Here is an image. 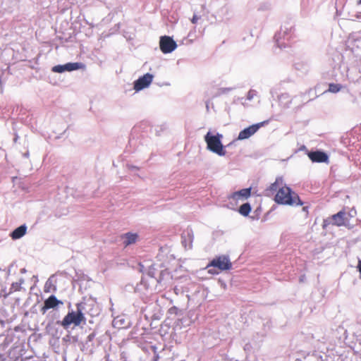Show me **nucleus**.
<instances>
[{
  "mask_svg": "<svg viewBox=\"0 0 361 361\" xmlns=\"http://www.w3.org/2000/svg\"><path fill=\"white\" fill-rule=\"evenodd\" d=\"M76 310H69L61 322V325L65 329H68L71 324L75 326H80L82 323L85 324L86 318L85 313L86 311L85 303H77Z\"/></svg>",
  "mask_w": 361,
  "mask_h": 361,
  "instance_id": "nucleus-1",
  "label": "nucleus"
},
{
  "mask_svg": "<svg viewBox=\"0 0 361 361\" xmlns=\"http://www.w3.org/2000/svg\"><path fill=\"white\" fill-rule=\"evenodd\" d=\"M276 202L281 204L288 205H302V203L300 201L298 195L292 192L290 188L287 186H281L274 198Z\"/></svg>",
  "mask_w": 361,
  "mask_h": 361,
  "instance_id": "nucleus-2",
  "label": "nucleus"
},
{
  "mask_svg": "<svg viewBox=\"0 0 361 361\" xmlns=\"http://www.w3.org/2000/svg\"><path fill=\"white\" fill-rule=\"evenodd\" d=\"M204 141L207 143V149L213 153L216 154L219 156H224L226 154V150L221 142L223 135L219 133L212 134L211 131H209L204 135Z\"/></svg>",
  "mask_w": 361,
  "mask_h": 361,
  "instance_id": "nucleus-3",
  "label": "nucleus"
},
{
  "mask_svg": "<svg viewBox=\"0 0 361 361\" xmlns=\"http://www.w3.org/2000/svg\"><path fill=\"white\" fill-rule=\"evenodd\" d=\"M348 221L349 219L347 217L346 213L343 211H341L332 215L331 217L324 220L323 227L325 228L331 224L337 226H345Z\"/></svg>",
  "mask_w": 361,
  "mask_h": 361,
  "instance_id": "nucleus-4",
  "label": "nucleus"
},
{
  "mask_svg": "<svg viewBox=\"0 0 361 361\" xmlns=\"http://www.w3.org/2000/svg\"><path fill=\"white\" fill-rule=\"evenodd\" d=\"M159 47L164 54H169L177 48V44L172 37L165 35L160 37Z\"/></svg>",
  "mask_w": 361,
  "mask_h": 361,
  "instance_id": "nucleus-5",
  "label": "nucleus"
},
{
  "mask_svg": "<svg viewBox=\"0 0 361 361\" xmlns=\"http://www.w3.org/2000/svg\"><path fill=\"white\" fill-rule=\"evenodd\" d=\"M85 66L82 63H67L63 65H57L52 68V71L55 73H63L65 71H73L79 69H84Z\"/></svg>",
  "mask_w": 361,
  "mask_h": 361,
  "instance_id": "nucleus-6",
  "label": "nucleus"
},
{
  "mask_svg": "<svg viewBox=\"0 0 361 361\" xmlns=\"http://www.w3.org/2000/svg\"><path fill=\"white\" fill-rule=\"evenodd\" d=\"M154 76L150 73H146L143 76L140 77L134 82V90L139 92L147 87L152 83Z\"/></svg>",
  "mask_w": 361,
  "mask_h": 361,
  "instance_id": "nucleus-7",
  "label": "nucleus"
},
{
  "mask_svg": "<svg viewBox=\"0 0 361 361\" xmlns=\"http://www.w3.org/2000/svg\"><path fill=\"white\" fill-rule=\"evenodd\" d=\"M266 122H262L257 124L252 125L243 130H241L238 136V140H243L245 139H248L252 135H253L260 127H262Z\"/></svg>",
  "mask_w": 361,
  "mask_h": 361,
  "instance_id": "nucleus-8",
  "label": "nucleus"
},
{
  "mask_svg": "<svg viewBox=\"0 0 361 361\" xmlns=\"http://www.w3.org/2000/svg\"><path fill=\"white\" fill-rule=\"evenodd\" d=\"M209 266L217 267L220 270H227L231 267V263L228 257L222 255L214 259Z\"/></svg>",
  "mask_w": 361,
  "mask_h": 361,
  "instance_id": "nucleus-9",
  "label": "nucleus"
},
{
  "mask_svg": "<svg viewBox=\"0 0 361 361\" xmlns=\"http://www.w3.org/2000/svg\"><path fill=\"white\" fill-rule=\"evenodd\" d=\"M59 305H63V302L58 300L55 295H51L47 300H45L44 306L41 308L40 311L44 314L48 310L51 308H55Z\"/></svg>",
  "mask_w": 361,
  "mask_h": 361,
  "instance_id": "nucleus-10",
  "label": "nucleus"
},
{
  "mask_svg": "<svg viewBox=\"0 0 361 361\" xmlns=\"http://www.w3.org/2000/svg\"><path fill=\"white\" fill-rule=\"evenodd\" d=\"M290 32V29L285 27L283 29L282 28L281 31L275 35L276 44L278 47L282 49L283 47H286L285 43L282 41V39L288 40L289 39Z\"/></svg>",
  "mask_w": 361,
  "mask_h": 361,
  "instance_id": "nucleus-11",
  "label": "nucleus"
},
{
  "mask_svg": "<svg viewBox=\"0 0 361 361\" xmlns=\"http://www.w3.org/2000/svg\"><path fill=\"white\" fill-rule=\"evenodd\" d=\"M308 157L313 161V162H318V163H323V162H327L328 161V155L320 151H316V152H310L308 153Z\"/></svg>",
  "mask_w": 361,
  "mask_h": 361,
  "instance_id": "nucleus-12",
  "label": "nucleus"
},
{
  "mask_svg": "<svg viewBox=\"0 0 361 361\" xmlns=\"http://www.w3.org/2000/svg\"><path fill=\"white\" fill-rule=\"evenodd\" d=\"M283 185V179L282 178L279 177L277 178L274 183H271L269 188H267L264 192L265 195L267 196H272L274 192L282 186Z\"/></svg>",
  "mask_w": 361,
  "mask_h": 361,
  "instance_id": "nucleus-13",
  "label": "nucleus"
},
{
  "mask_svg": "<svg viewBox=\"0 0 361 361\" xmlns=\"http://www.w3.org/2000/svg\"><path fill=\"white\" fill-rule=\"evenodd\" d=\"M250 195V188L242 189L239 191L233 192L231 196L230 199L233 200H245Z\"/></svg>",
  "mask_w": 361,
  "mask_h": 361,
  "instance_id": "nucleus-14",
  "label": "nucleus"
},
{
  "mask_svg": "<svg viewBox=\"0 0 361 361\" xmlns=\"http://www.w3.org/2000/svg\"><path fill=\"white\" fill-rule=\"evenodd\" d=\"M255 97H258V92L257 90L251 89L248 91L246 97L245 98H241L242 104L244 106H249L251 101H252Z\"/></svg>",
  "mask_w": 361,
  "mask_h": 361,
  "instance_id": "nucleus-15",
  "label": "nucleus"
},
{
  "mask_svg": "<svg viewBox=\"0 0 361 361\" xmlns=\"http://www.w3.org/2000/svg\"><path fill=\"white\" fill-rule=\"evenodd\" d=\"M279 105L283 109H288L290 106V104L292 102V98L288 94L283 93L279 96Z\"/></svg>",
  "mask_w": 361,
  "mask_h": 361,
  "instance_id": "nucleus-16",
  "label": "nucleus"
},
{
  "mask_svg": "<svg viewBox=\"0 0 361 361\" xmlns=\"http://www.w3.org/2000/svg\"><path fill=\"white\" fill-rule=\"evenodd\" d=\"M26 231H27V226L25 224L21 225L20 226L16 228L11 233L10 235L12 238V239L17 240V239H19V238H22L23 236H24L26 233Z\"/></svg>",
  "mask_w": 361,
  "mask_h": 361,
  "instance_id": "nucleus-17",
  "label": "nucleus"
},
{
  "mask_svg": "<svg viewBox=\"0 0 361 361\" xmlns=\"http://www.w3.org/2000/svg\"><path fill=\"white\" fill-rule=\"evenodd\" d=\"M138 238L137 233H127L123 236V244L125 246H128L134 244Z\"/></svg>",
  "mask_w": 361,
  "mask_h": 361,
  "instance_id": "nucleus-18",
  "label": "nucleus"
},
{
  "mask_svg": "<svg viewBox=\"0 0 361 361\" xmlns=\"http://www.w3.org/2000/svg\"><path fill=\"white\" fill-rule=\"evenodd\" d=\"M250 210H251V207H250V204L245 203L240 206V207L239 209V212L243 216H246L249 214V213L250 212Z\"/></svg>",
  "mask_w": 361,
  "mask_h": 361,
  "instance_id": "nucleus-19",
  "label": "nucleus"
},
{
  "mask_svg": "<svg viewBox=\"0 0 361 361\" xmlns=\"http://www.w3.org/2000/svg\"><path fill=\"white\" fill-rule=\"evenodd\" d=\"M341 87L342 86L339 84L331 83L329 85L328 92L337 93L341 90Z\"/></svg>",
  "mask_w": 361,
  "mask_h": 361,
  "instance_id": "nucleus-20",
  "label": "nucleus"
},
{
  "mask_svg": "<svg viewBox=\"0 0 361 361\" xmlns=\"http://www.w3.org/2000/svg\"><path fill=\"white\" fill-rule=\"evenodd\" d=\"M22 283H23V281H20V283H13L12 284V289H13L14 290H18L19 289V287H20V286L21 285Z\"/></svg>",
  "mask_w": 361,
  "mask_h": 361,
  "instance_id": "nucleus-21",
  "label": "nucleus"
},
{
  "mask_svg": "<svg viewBox=\"0 0 361 361\" xmlns=\"http://www.w3.org/2000/svg\"><path fill=\"white\" fill-rule=\"evenodd\" d=\"M200 18V17L197 16V15H194L192 18L191 19V22L193 24H196Z\"/></svg>",
  "mask_w": 361,
  "mask_h": 361,
  "instance_id": "nucleus-22",
  "label": "nucleus"
},
{
  "mask_svg": "<svg viewBox=\"0 0 361 361\" xmlns=\"http://www.w3.org/2000/svg\"><path fill=\"white\" fill-rule=\"evenodd\" d=\"M355 214H356V211H355V210H354V209H353V210L351 211V212L349 214V216H350V217H353V216H354V215H355Z\"/></svg>",
  "mask_w": 361,
  "mask_h": 361,
  "instance_id": "nucleus-23",
  "label": "nucleus"
},
{
  "mask_svg": "<svg viewBox=\"0 0 361 361\" xmlns=\"http://www.w3.org/2000/svg\"><path fill=\"white\" fill-rule=\"evenodd\" d=\"M357 267H358V269H359V271H360V274H361V260H359Z\"/></svg>",
  "mask_w": 361,
  "mask_h": 361,
  "instance_id": "nucleus-24",
  "label": "nucleus"
},
{
  "mask_svg": "<svg viewBox=\"0 0 361 361\" xmlns=\"http://www.w3.org/2000/svg\"><path fill=\"white\" fill-rule=\"evenodd\" d=\"M231 90V88L224 89V90H221V92L224 93V92H227V91H229V90Z\"/></svg>",
  "mask_w": 361,
  "mask_h": 361,
  "instance_id": "nucleus-25",
  "label": "nucleus"
},
{
  "mask_svg": "<svg viewBox=\"0 0 361 361\" xmlns=\"http://www.w3.org/2000/svg\"><path fill=\"white\" fill-rule=\"evenodd\" d=\"M149 274L150 276H154V272H153V271H149Z\"/></svg>",
  "mask_w": 361,
  "mask_h": 361,
  "instance_id": "nucleus-26",
  "label": "nucleus"
},
{
  "mask_svg": "<svg viewBox=\"0 0 361 361\" xmlns=\"http://www.w3.org/2000/svg\"><path fill=\"white\" fill-rule=\"evenodd\" d=\"M92 337H94V335L93 334H90L89 336V339L91 340L92 338Z\"/></svg>",
  "mask_w": 361,
  "mask_h": 361,
  "instance_id": "nucleus-27",
  "label": "nucleus"
},
{
  "mask_svg": "<svg viewBox=\"0 0 361 361\" xmlns=\"http://www.w3.org/2000/svg\"><path fill=\"white\" fill-rule=\"evenodd\" d=\"M17 138H18V137H16L14 138V142H16Z\"/></svg>",
  "mask_w": 361,
  "mask_h": 361,
  "instance_id": "nucleus-28",
  "label": "nucleus"
},
{
  "mask_svg": "<svg viewBox=\"0 0 361 361\" xmlns=\"http://www.w3.org/2000/svg\"><path fill=\"white\" fill-rule=\"evenodd\" d=\"M21 271H22V272H25V269H23L21 270Z\"/></svg>",
  "mask_w": 361,
  "mask_h": 361,
  "instance_id": "nucleus-29",
  "label": "nucleus"
},
{
  "mask_svg": "<svg viewBox=\"0 0 361 361\" xmlns=\"http://www.w3.org/2000/svg\"><path fill=\"white\" fill-rule=\"evenodd\" d=\"M359 4H361V0L359 1Z\"/></svg>",
  "mask_w": 361,
  "mask_h": 361,
  "instance_id": "nucleus-30",
  "label": "nucleus"
},
{
  "mask_svg": "<svg viewBox=\"0 0 361 361\" xmlns=\"http://www.w3.org/2000/svg\"><path fill=\"white\" fill-rule=\"evenodd\" d=\"M359 4H361V0L359 1Z\"/></svg>",
  "mask_w": 361,
  "mask_h": 361,
  "instance_id": "nucleus-31",
  "label": "nucleus"
}]
</instances>
